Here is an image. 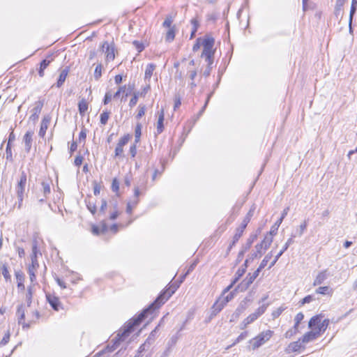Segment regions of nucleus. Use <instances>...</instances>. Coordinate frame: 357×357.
<instances>
[{
	"label": "nucleus",
	"instance_id": "864d4df0",
	"mask_svg": "<svg viewBox=\"0 0 357 357\" xmlns=\"http://www.w3.org/2000/svg\"><path fill=\"white\" fill-rule=\"evenodd\" d=\"M150 346L151 345H149V343H146V341H145V342L139 347L138 349V354L135 356V357H140V354L144 351L147 350Z\"/></svg>",
	"mask_w": 357,
	"mask_h": 357
},
{
	"label": "nucleus",
	"instance_id": "338daca9",
	"mask_svg": "<svg viewBox=\"0 0 357 357\" xmlns=\"http://www.w3.org/2000/svg\"><path fill=\"white\" fill-rule=\"evenodd\" d=\"M126 91V85L120 86L119 88V89L117 90V91L114 94V98H116L119 97L120 94L121 93H125Z\"/></svg>",
	"mask_w": 357,
	"mask_h": 357
},
{
	"label": "nucleus",
	"instance_id": "f03ea898",
	"mask_svg": "<svg viewBox=\"0 0 357 357\" xmlns=\"http://www.w3.org/2000/svg\"><path fill=\"white\" fill-rule=\"evenodd\" d=\"M273 334V331L267 330L260 333L255 337L251 339L249 342L251 344L252 350H255L268 341Z\"/></svg>",
	"mask_w": 357,
	"mask_h": 357
},
{
	"label": "nucleus",
	"instance_id": "052dcab7",
	"mask_svg": "<svg viewBox=\"0 0 357 357\" xmlns=\"http://www.w3.org/2000/svg\"><path fill=\"white\" fill-rule=\"evenodd\" d=\"M172 22H173V20H172V17L168 16L165 18V21L163 22L162 26L164 27H167V28L170 29V27H172Z\"/></svg>",
	"mask_w": 357,
	"mask_h": 357
},
{
	"label": "nucleus",
	"instance_id": "f704fd0d",
	"mask_svg": "<svg viewBox=\"0 0 357 357\" xmlns=\"http://www.w3.org/2000/svg\"><path fill=\"white\" fill-rule=\"evenodd\" d=\"M269 303H263L260 307H259L254 313L252 314L255 315V318L257 319L259 317L262 315L266 310Z\"/></svg>",
	"mask_w": 357,
	"mask_h": 357
},
{
	"label": "nucleus",
	"instance_id": "b1692460",
	"mask_svg": "<svg viewBox=\"0 0 357 357\" xmlns=\"http://www.w3.org/2000/svg\"><path fill=\"white\" fill-rule=\"evenodd\" d=\"M68 72H69V69L68 67H66V68H64L61 70V72L59 76L58 80L56 82V87L59 88L63 84V83L68 76Z\"/></svg>",
	"mask_w": 357,
	"mask_h": 357
},
{
	"label": "nucleus",
	"instance_id": "de8ad7c7",
	"mask_svg": "<svg viewBox=\"0 0 357 357\" xmlns=\"http://www.w3.org/2000/svg\"><path fill=\"white\" fill-rule=\"evenodd\" d=\"M272 257V252H269L268 253L265 257L264 258V259L261 261V264H259V267L261 268L262 269L264 268H265V266L267 265V263L268 262V261L271 259Z\"/></svg>",
	"mask_w": 357,
	"mask_h": 357
},
{
	"label": "nucleus",
	"instance_id": "e433bc0d",
	"mask_svg": "<svg viewBox=\"0 0 357 357\" xmlns=\"http://www.w3.org/2000/svg\"><path fill=\"white\" fill-rule=\"evenodd\" d=\"M15 277H16V280L17 281V287L18 289H21V290H24V285L23 284V280H24V275L21 272H15Z\"/></svg>",
	"mask_w": 357,
	"mask_h": 357
},
{
	"label": "nucleus",
	"instance_id": "ea45409f",
	"mask_svg": "<svg viewBox=\"0 0 357 357\" xmlns=\"http://www.w3.org/2000/svg\"><path fill=\"white\" fill-rule=\"evenodd\" d=\"M298 332V326L294 325V326L291 328H290L285 333L284 337L286 338L290 339L292 336L296 335Z\"/></svg>",
	"mask_w": 357,
	"mask_h": 357
},
{
	"label": "nucleus",
	"instance_id": "423d86ee",
	"mask_svg": "<svg viewBox=\"0 0 357 357\" xmlns=\"http://www.w3.org/2000/svg\"><path fill=\"white\" fill-rule=\"evenodd\" d=\"M248 259H245L243 265L241 268H238L235 274V278L231 282V284L224 289V293L229 291L233 286L239 280V279L244 275L248 268Z\"/></svg>",
	"mask_w": 357,
	"mask_h": 357
},
{
	"label": "nucleus",
	"instance_id": "7ed1b4c3",
	"mask_svg": "<svg viewBox=\"0 0 357 357\" xmlns=\"http://www.w3.org/2000/svg\"><path fill=\"white\" fill-rule=\"evenodd\" d=\"M272 243L271 238L270 236H268L266 238H264V240L260 243L255 245L256 251L251 253L250 257L247 259H248V262L252 261L255 258L261 257L262 255L261 250H267L269 246L271 245ZM248 265V264H247Z\"/></svg>",
	"mask_w": 357,
	"mask_h": 357
},
{
	"label": "nucleus",
	"instance_id": "5fc2aeb1",
	"mask_svg": "<svg viewBox=\"0 0 357 357\" xmlns=\"http://www.w3.org/2000/svg\"><path fill=\"white\" fill-rule=\"evenodd\" d=\"M307 220H304L303 222L300 225L299 230L297 231L298 236H301L303 234L305 230L307 228Z\"/></svg>",
	"mask_w": 357,
	"mask_h": 357
},
{
	"label": "nucleus",
	"instance_id": "9b49d317",
	"mask_svg": "<svg viewBox=\"0 0 357 357\" xmlns=\"http://www.w3.org/2000/svg\"><path fill=\"white\" fill-rule=\"evenodd\" d=\"M46 298L52 308L55 311H59L62 308L61 303L57 296L50 294H46Z\"/></svg>",
	"mask_w": 357,
	"mask_h": 357
},
{
	"label": "nucleus",
	"instance_id": "1a4fd4ad",
	"mask_svg": "<svg viewBox=\"0 0 357 357\" xmlns=\"http://www.w3.org/2000/svg\"><path fill=\"white\" fill-rule=\"evenodd\" d=\"M296 236V234H292L291 235V237L287 240V241L284 245L282 250L277 254V255L275 257L273 261L270 264L268 268H271L275 263L278 261V260L280 259V257L282 255V254L288 249L290 245H291L294 241V238Z\"/></svg>",
	"mask_w": 357,
	"mask_h": 357
},
{
	"label": "nucleus",
	"instance_id": "473e14b6",
	"mask_svg": "<svg viewBox=\"0 0 357 357\" xmlns=\"http://www.w3.org/2000/svg\"><path fill=\"white\" fill-rule=\"evenodd\" d=\"M330 324V320L328 319H325L322 321H321L319 327H317L316 332H319V335H321V333H324L328 328Z\"/></svg>",
	"mask_w": 357,
	"mask_h": 357
},
{
	"label": "nucleus",
	"instance_id": "6e6d98bb",
	"mask_svg": "<svg viewBox=\"0 0 357 357\" xmlns=\"http://www.w3.org/2000/svg\"><path fill=\"white\" fill-rule=\"evenodd\" d=\"M43 189V193L44 195L46 197L47 195L50 193V184L47 182H42L41 183Z\"/></svg>",
	"mask_w": 357,
	"mask_h": 357
},
{
	"label": "nucleus",
	"instance_id": "a19ab883",
	"mask_svg": "<svg viewBox=\"0 0 357 357\" xmlns=\"http://www.w3.org/2000/svg\"><path fill=\"white\" fill-rule=\"evenodd\" d=\"M32 297H33V291H32V287H29L27 288V292L26 294V301L27 307H30L32 303Z\"/></svg>",
	"mask_w": 357,
	"mask_h": 357
},
{
	"label": "nucleus",
	"instance_id": "8fccbe9b",
	"mask_svg": "<svg viewBox=\"0 0 357 357\" xmlns=\"http://www.w3.org/2000/svg\"><path fill=\"white\" fill-rule=\"evenodd\" d=\"M146 107L144 105H139L138 107V112L136 115L137 119H141L145 114Z\"/></svg>",
	"mask_w": 357,
	"mask_h": 357
},
{
	"label": "nucleus",
	"instance_id": "58836bf2",
	"mask_svg": "<svg viewBox=\"0 0 357 357\" xmlns=\"http://www.w3.org/2000/svg\"><path fill=\"white\" fill-rule=\"evenodd\" d=\"M109 114L110 112L107 110H105L103 111L101 114H100V123L102 124V125H106L107 121H108V119H109Z\"/></svg>",
	"mask_w": 357,
	"mask_h": 357
},
{
	"label": "nucleus",
	"instance_id": "e2e57ef3",
	"mask_svg": "<svg viewBox=\"0 0 357 357\" xmlns=\"http://www.w3.org/2000/svg\"><path fill=\"white\" fill-rule=\"evenodd\" d=\"M283 310H284V309L281 307L276 309L275 310H274L271 314L273 319H275L279 317L280 316V314H282V312H283Z\"/></svg>",
	"mask_w": 357,
	"mask_h": 357
},
{
	"label": "nucleus",
	"instance_id": "72a5a7b5",
	"mask_svg": "<svg viewBox=\"0 0 357 357\" xmlns=\"http://www.w3.org/2000/svg\"><path fill=\"white\" fill-rule=\"evenodd\" d=\"M257 319L255 318V314H250L247 318H245L241 324V329H245L248 325L254 322Z\"/></svg>",
	"mask_w": 357,
	"mask_h": 357
},
{
	"label": "nucleus",
	"instance_id": "c756f323",
	"mask_svg": "<svg viewBox=\"0 0 357 357\" xmlns=\"http://www.w3.org/2000/svg\"><path fill=\"white\" fill-rule=\"evenodd\" d=\"M51 60H47V59H43L40 63V68L38 70V75L40 77H43L45 75L44 70L47 68V67L50 65L51 63Z\"/></svg>",
	"mask_w": 357,
	"mask_h": 357
},
{
	"label": "nucleus",
	"instance_id": "c9c22d12",
	"mask_svg": "<svg viewBox=\"0 0 357 357\" xmlns=\"http://www.w3.org/2000/svg\"><path fill=\"white\" fill-rule=\"evenodd\" d=\"M257 234H251L250 236V237L247 240L246 243L242 246V248L244 249V251H248L250 248L252 244L257 239Z\"/></svg>",
	"mask_w": 357,
	"mask_h": 357
},
{
	"label": "nucleus",
	"instance_id": "412c9836",
	"mask_svg": "<svg viewBox=\"0 0 357 357\" xmlns=\"http://www.w3.org/2000/svg\"><path fill=\"white\" fill-rule=\"evenodd\" d=\"M246 308L247 305H245V303H240L239 305L231 315L230 321H234L236 319H237L240 317V315L246 310Z\"/></svg>",
	"mask_w": 357,
	"mask_h": 357
},
{
	"label": "nucleus",
	"instance_id": "6ab92c4d",
	"mask_svg": "<svg viewBox=\"0 0 357 357\" xmlns=\"http://www.w3.org/2000/svg\"><path fill=\"white\" fill-rule=\"evenodd\" d=\"M329 273H328V270L325 269L324 271H321L318 273L316 278L314 280L313 285L314 286H318L321 284L325 280L327 279L328 277Z\"/></svg>",
	"mask_w": 357,
	"mask_h": 357
},
{
	"label": "nucleus",
	"instance_id": "a211bd4d",
	"mask_svg": "<svg viewBox=\"0 0 357 357\" xmlns=\"http://www.w3.org/2000/svg\"><path fill=\"white\" fill-rule=\"evenodd\" d=\"M345 0H336L334 15L335 17L340 20L343 17V6L344 4Z\"/></svg>",
	"mask_w": 357,
	"mask_h": 357
},
{
	"label": "nucleus",
	"instance_id": "79ce46f5",
	"mask_svg": "<svg viewBox=\"0 0 357 357\" xmlns=\"http://www.w3.org/2000/svg\"><path fill=\"white\" fill-rule=\"evenodd\" d=\"M160 325H158L153 331H151L149 336L146 339V343H149V345H151L155 340V335L158 331V328Z\"/></svg>",
	"mask_w": 357,
	"mask_h": 357
},
{
	"label": "nucleus",
	"instance_id": "0eeeda50",
	"mask_svg": "<svg viewBox=\"0 0 357 357\" xmlns=\"http://www.w3.org/2000/svg\"><path fill=\"white\" fill-rule=\"evenodd\" d=\"M102 51L106 54V59L108 61H113L115 58L114 44H109L107 41H105L101 46Z\"/></svg>",
	"mask_w": 357,
	"mask_h": 357
},
{
	"label": "nucleus",
	"instance_id": "cd10ccee",
	"mask_svg": "<svg viewBox=\"0 0 357 357\" xmlns=\"http://www.w3.org/2000/svg\"><path fill=\"white\" fill-rule=\"evenodd\" d=\"M38 267V263L36 262V264H32L29 266L28 268V273L30 277V280L31 282H33L36 280V274L35 272L36 271L37 268Z\"/></svg>",
	"mask_w": 357,
	"mask_h": 357
},
{
	"label": "nucleus",
	"instance_id": "20e7f679",
	"mask_svg": "<svg viewBox=\"0 0 357 357\" xmlns=\"http://www.w3.org/2000/svg\"><path fill=\"white\" fill-rule=\"evenodd\" d=\"M26 183V175L23 172L21 174L20 179L18 181L16 187H15V191L18 199V205L17 208H20L22 204V201L24 198V192L25 190V185Z\"/></svg>",
	"mask_w": 357,
	"mask_h": 357
},
{
	"label": "nucleus",
	"instance_id": "f257e3e1",
	"mask_svg": "<svg viewBox=\"0 0 357 357\" xmlns=\"http://www.w3.org/2000/svg\"><path fill=\"white\" fill-rule=\"evenodd\" d=\"M178 282H175L168 289L165 290L157 296L155 300L147 307L144 308L137 317L132 318L124 326L122 332L119 333L112 340V344L107 345L104 349L96 353L93 357H109V353L114 351L121 342L126 340L130 334L134 331L135 328L139 326L149 314H151L156 309L164 304L179 287Z\"/></svg>",
	"mask_w": 357,
	"mask_h": 357
},
{
	"label": "nucleus",
	"instance_id": "a878e982",
	"mask_svg": "<svg viewBox=\"0 0 357 357\" xmlns=\"http://www.w3.org/2000/svg\"><path fill=\"white\" fill-rule=\"evenodd\" d=\"M225 302L221 301H217L212 306V312H211V316H215L218 313H219L225 307Z\"/></svg>",
	"mask_w": 357,
	"mask_h": 357
},
{
	"label": "nucleus",
	"instance_id": "bb28decb",
	"mask_svg": "<svg viewBox=\"0 0 357 357\" xmlns=\"http://www.w3.org/2000/svg\"><path fill=\"white\" fill-rule=\"evenodd\" d=\"M282 222V220H278L277 222L271 227L270 231L265 236L264 238L270 236L273 241V236L275 235L278 232V227Z\"/></svg>",
	"mask_w": 357,
	"mask_h": 357
},
{
	"label": "nucleus",
	"instance_id": "7c9ffc66",
	"mask_svg": "<svg viewBox=\"0 0 357 357\" xmlns=\"http://www.w3.org/2000/svg\"><path fill=\"white\" fill-rule=\"evenodd\" d=\"M88 109V103L85 99H82L78 102V110L80 115L84 116Z\"/></svg>",
	"mask_w": 357,
	"mask_h": 357
},
{
	"label": "nucleus",
	"instance_id": "4468645a",
	"mask_svg": "<svg viewBox=\"0 0 357 357\" xmlns=\"http://www.w3.org/2000/svg\"><path fill=\"white\" fill-rule=\"evenodd\" d=\"M255 209V208L253 206L252 208H251L249 210V211L248 212V213L246 214V215L243 218V220L240 227L236 228L237 230L241 231V232L243 233L245 229L246 228L248 224L250 221L251 218L252 217V215L254 214Z\"/></svg>",
	"mask_w": 357,
	"mask_h": 357
},
{
	"label": "nucleus",
	"instance_id": "ddd939ff",
	"mask_svg": "<svg viewBox=\"0 0 357 357\" xmlns=\"http://www.w3.org/2000/svg\"><path fill=\"white\" fill-rule=\"evenodd\" d=\"M254 282L253 279H252L248 275L246 276V278L240 283L238 284L236 287L235 288L234 291H240L243 292L245 291L250 285Z\"/></svg>",
	"mask_w": 357,
	"mask_h": 357
},
{
	"label": "nucleus",
	"instance_id": "3c124183",
	"mask_svg": "<svg viewBox=\"0 0 357 357\" xmlns=\"http://www.w3.org/2000/svg\"><path fill=\"white\" fill-rule=\"evenodd\" d=\"M132 45L135 46L139 53L142 52L144 50V45L142 43L138 40H134Z\"/></svg>",
	"mask_w": 357,
	"mask_h": 357
},
{
	"label": "nucleus",
	"instance_id": "774afa93",
	"mask_svg": "<svg viewBox=\"0 0 357 357\" xmlns=\"http://www.w3.org/2000/svg\"><path fill=\"white\" fill-rule=\"evenodd\" d=\"M313 299H314L313 296H312V295H307V296H306L305 297H304V298L301 300V304H302V305H304V304H305V303H310Z\"/></svg>",
	"mask_w": 357,
	"mask_h": 357
},
{
	"label": "nucleus",
	"instance_id": "bf43d9fd",
	"mask_svg": "<svg viewBox=\"0 0 357 357\" xmlns=\"http://www.w3.org/2000/svg\"><path fill=\"white\" fill-rule=\"evenodd\" d=\"M304 318V314L302 313V312H298L296 317H295V319H294V321H295V324L294 325L296 326H299L300 323L302 321V320Z\"/></svg>",
	"mask_w": 357,
	"mask_h": 357
},
{
	"label": "nucleus",
	"instance_id": "4c0bfd02",
	"mask_svg": "<svg viewBox=\"0 0 357 357\" xmlns=\"http://www.w3.org/2000/svg\"><path fill=\"white\" fill-rule=\"evenodd\" d=\"M175 31H176L175 26H173L172 27H170V29H169L168 31L167 32L166 38H165L167 41L171 42L174 39Z\"/></svg>",
	"mask_w": 357,
	"mask_h": 357
},
{
	"label": "nucleus",
	"instance_id": "39448f33",
	"mask_svg": "<svg viewBox=\"0 0 357 357\" xmlns=\"http://www.w3.org/2000/svg\"><path fill=\"white\" fill-rule=\"evenodd\" d=\"M215 44V39L208 36H204L202 39V45H203V52L202 56H207L208 59L211 55H214V50L213 47Z\"/></svg>",
	"mask_w": 357,
	"mask_h": 357
},
{
	"label": "nucleus",
	"instance_id": "2f4dec72",
	"mask_svg": "<svg viewBox=\"0 0 357 357\" xmlns=\"http://www.w3.org/2000/svg\"><path fill=\"white\" fill-rule=\"evenodd\" d=\"M155 65L153 63H149L146 66V70H145V74H144V79H150L153 70L155 69Z\"/></svg>",
	"mask_w": 357,
	"mask_h": 357
},
{
	"label": "nucleus",
	"instance_id": "49530a36",
	"mask_svg": "<svg viewBox=\"0 0 357 357\" xmlns=\"http://www.w3.org/2000/svg\"><path fill=\"white\" fill-rule=\"evenodd\" d=\"M315 291L317 294L326 295L329 294L330 288L328 286L319 287Z\"/></svg>",
	"mask_w": 357,
	"mask_h": 357
},
{
	"label": "nucleus",
	"instance_id": "f8f14e48",
	"mask_svg": "<svg viewBox=\"0 0 357 357\" xmlns=\"http://www.w3.org/2000/svg\"><path fill=\"white\" fill-rule=\"evenodd\" d=\"M34 132L33 130H28L23 137V142L25 145V151L26 153H29L33 142V135Z\"/></svg>",
	"mask_w": 357,
	"mask_h": 357
},
{
	"label": "nucleus",
	"instance_id": "0e129e2a",
	"mask_svg": "<svg viewBox=\"0 0 357 357\" xmlns=\"http://www.w3.org/2000/svg\"><path fill=\"white\" fill-rule=\"evenodd\" d=\"M142 135V125L141 123H137L135 129V137L137 138L138 137H141Z\"/></svg>",
	"mask_w": 357,
	"mask_h": 357
},
{
	"label": "nucleus",
	"instance_id": "69168bd1",
	"mask_svg": "<svg viewBox=\"0 0 357 357\" xmlns=\"http://www.w3.org/2000/svg\"><path fill=\"white\" fill-rule=\"evenodd\" d=\"M10 336V333H9V331H8L3 337L2 340H1L0 344L1 346L6 345L9 342Z\"/></svg>",
	"mask_w": 357,
	"mask_h": 357
},
{
	"label": "nucleus",
	"instance_id": "603ef678",
	"mask_svg": "<svg viewBox=\"0 0 357 357\" xmlns=\"http://www.w3.org/2000/svg\"><path fill=\"white\" fill-rule=\"evenodd\" d=\"M11 145L7 144L6 149V160L10 162L13 161L12 149Z\"/></svg>",
	"mask_w": 357,
	"mask_h": 357
},
{
	"label": "nucleus",
	"instance_id": "9d476101",
	"mask_svg": "<svg viewBox=\"0 0 357 357\" xmlns=\"http://www.w3.org/2000/svg\"><path fill=\"white\" fill-rule=\"evenodd\" d=\"M16 315L17 317L18 324L22 325L23 328H29L30 327V324L29 323L24 322L25 309L23 304H21L17 307Z\"/></svg>",
	"mask_w": 357,
	"mask_h": 357
},
{
	"label": "nucleus",
	"instance_id": "4d7b16f0",
	"mask_svg": "<svg viewBox=\"0 0 357 357\" xmlns=\"http://www.w3.org/2000/svg\"><path fill=\"white\" fill-rule=\"evenodd\" d=\"M86 138V130L83 128L79 135V142H84Z\"/></svg>",
	"mask_w": 357,
	"mask_h": 357
},
{
	"label": "nucleus",
	"instance_id": "aec40b11",
	"mask_svg": "<svg viewBox=\"0 0 357 357\" xmlns=\"http://www.w3.org/2000/svg\"><path fill=\"white\" fill-rule=\"evenodd\" d=\"M164 119H165V112L164 109L162 108L158 112V119L157 122V133L160 134L164 130Z\"/></svg>",
	"mask_w": 357,
	"mask_h": 357
},
{
	"label": "nucleus",
	"instance_id": "37998d69",
	"mask_svg": "<svg viewBox=\"0 0 357 357\" xmlns=\"http://www.w3.org/2000/svg\"><path fill=\"white\" fill-rule=\"evenodd\" d=\"M139 96V92H134L133 96L129 102V106L130 107H133L136 105Z\"/></svg>",
	"mask_w": 357,
	"mask_h": 357
},
{
	"label": "nucleus",
	"instance_id": "09e8293b",
	"mask_svg": "<svg viewBox=\"0 0 357 357\" xmlns=\"http://www.w3.org/2000/svg\"><path fill=\"white\" fill-rule=\"evenodd\" d=\"M130 139V135L129 134L125 135L123 137H122L119 140V142L117 144L123 147L126 144H128Z\"/></svg>",
	"mask_w": 357,
	"mask_h": 357
},
{
	"label": "nucleus",
	"instance_id": "c03bdc74",
	"mask_svg": "<svg viewBox=\"0 0 357 357\" xmlns=\"http://www.w3.org/2000/svg\"><path fill=\"white\" fill-rule=\"evenodd\" d=\"M102 64H100V63L97 65L96 68H95V70H94V78L96 80H98L100 79V77H101V75H102Z\"/></svg>",
	"mask_w": 357,
	"mask_h": 357
},
{
	"label": "nucleus",
	"instance_id": "f3484780",
	"mask_svg": "<svg viewBox=\"0 0 357 357\" xmlns=\"http://www.w3.org/2000/svg\"><path fill=\"white\" fill-rule=\"evenodd\" d=\"M319 332L311 331L307 332L301 339L303 344L308 343L311 341L314 340L319 337Z\"/></svg>",
	"mask_w": 357,
	"mask_h": 357
},
{
	"label": "nucleus",
	"instance_id": "13d9d810",
	"mask_svg": "<svg viewBox=\"0 0 357 357\" xmlns=\"http://www.w3.org/2000/svg\"><path fill=\"white\" fill-rule=\"evenodd\" d=\"M123 147L121 146V145H119L117 144L116 148H115V151H114V153H115V157H121L123 155Z\"/></svg>",
	"mask_w": 357,
	"mask_h": 357
},
{
	"label": "nucleus",
	"instance_id": "dca6fc26",
	"mask_svg": "<svg viewBox=\"0 0 357 357\" xmlns=\"http://www.w3.org/2000/svg\"><path fill=\"white\" fill-rule=\"evenodd\" d=\"M323 317L321 314L313 316L308 322V327L314 331H317Z\"/></svg>",
	"mask_w": 357,
	"mask_h": 357
},
{
	"label": "nucleus",
	"instance_id": "a18cd8bd",
	"mask_svg": "<svg viewBox=\"0 0 357 357\" xmlns=\"http://www.w3.org/2000/svg\"><path fill=\"white\" fill-rule=\"evenodd\" d=\"M86 207H87L88 210L93 215H94L96 213V211H97L96 204L94 202H91L90 200L88 201V202L86 201Z\"/></svg>",
	"mask_w": 357,
	"mask_h": 357
},
{
	"label": "nucleus",
	"instance_id": "6e6552de",
	"mask_svg": "<svg viewBox=\"0 0 357 357\" xmlns=\"http://www.w3.org/2000/svg\"><path fill=\"white\" fill-rule=\"evenodd\" d=\"M43 105V100H38L34 103V107L31 110V114L29 116V121L36 123V121L38 119Z\"/></svg>",
	"mask_w": 357,
	"mask_h": 357
},
{
	"label": "nucleus",
	"instance_id": "393cba45",
	"mask_svg": "<svg viewBox=\"0 0 357 357\" xmlns=\"http://www.w3.org/2000/svg\"><path fill=\"white\" fill-rule=\"evenodd\" d=\"M243 234V233L241 232V231H238V230L236 229V232H235V234H234V236L233 237V240H232L231 243L229 244V247L227 249V252H226L227 255H229V253L230 252V251L232 249V248L239 241V239L242 236Z\"/></svg>",
	"mask_w": 357,
	"mask_h": 357
},
{
	"label": "nucleus",
	"instance_id": "2eb2a0df",
	"mask_svg": "<svg viewBox=\"0 0 357 357\" xmlns=\"http://www.w3.org/2000/svg\"><path fill=\"white\" fill-rule=\"evenodd\" d=\"M50 121H51V117L49 115H45L43 117V119L41 121L40 128L39 133H38V135L40 137H44V136L45 135V133L48 128Z\"/></svg>",
	"mask_w": 357,
	"mask_h": 357
},
{
	"label": "nucleus",
	"instance_id": "4be33fe9",
	"mask_svg": "<svg viewBox=\"0 0 357 357\" xmlns=\"http://www.w3.org/2000/svg\"><path fill=\"white\" fill-rule=\"evenodd\" d=\"M38 254L41 255V253L40 252V251L38 249V241H37L36 238H34L33 240V243H32V253L31 255V260L32 261V264H36V262H38V260H37Z\"/></svg>",
	"mask_w": 357,
	"mask_h": 357
},
{
	"label": "nucleus",
	"instance_id": "c85d7f7f",
	"mask_svg": "<svg viewBox=\"0 0 357 357\" xmlns=\"http://www.w3.org/2000/svg\"><path fill=\"white\" fill-rule=\"evenodd\" d=\"M0 271L6 282L11 281V276L9 273L8 265L6 264H3L1 265Z\"/></svg>",
	"mask_w": 357,
	"mask_h": 357
},
{
	"label": "nucleus",
	"instance_id": "5701e85b",
	"mask_svg": "<svg viewBox=\"0 0 357 357\" xmlns=\"http://www.w3.org/2000/svg\"><path fill=\"white\" fill-rule=\"evenodd\" d=\"M302 344L301 339L291 342L287 348V351L288 353L298 351L301 347H304Z\"/></svg>",
	"mask_w": 357,
	"mask_h": 357
},
{
	"label": "nucleus",
	"instance_id": "680f3d73",
	"mask_svg": "<svg viewBox=\"0 0 357 357\" xmlns=\"http://www.w3.org/2000/svg\"><path fill=\"white\" fill-rule=\"evenodd\" d=\"M112 190L115 192H117L119 190V182L116 178L112 180Z\"/></svg>",
	"mask_w": 357,
	"mask_h": 357
}]
</instances>
